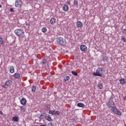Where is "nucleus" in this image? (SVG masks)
<instances>
[{
    "label": "nucleus",
    "mask_w": 126,
    "mask_h": 126,
    "mask_svg": "<svg viewBox=\"0 0 126 126\" xmlns=\"http://www.w3.org/2000/svg\"><path fill=\"white\" fill-rule=\"evenodd\" d=\"M106 105L107 106L108 108L111 109L113 113L116 115H117V116L122 115V112H121V111H120V110H118V108H117L116 103H115V101H114V97H113V95L110 97L108 102H106Z\"/></svg>",
    "instance_id": "f257e3e1"
},
{
    "label": "nucleus",
    "mask_w": 126,
    "mask_h": 126,
    "mask_svg": "<svg viewBox=\"0 0 126 126\" xmlns=\"http://www.w3.org/2000/svg\"><path fill=\"white\" fill-rule=\"evenodd\" d=\"M104 69L103 68H98L96 69V72H94L93 75L94 76H99V77H102V74L104 73Z\"/></svg>",
    "instance_id": "f03ea898"
},
{
    "label": "nucleus",
    "mask_w": 126,
    "mask_h": 126,
    "mask_svg": "<svg viewBox=\"0 0 126 126\" xmlns=\"http://www.w3.org/2000/svg\"><path fill=\"white\" fill-rule=\"evenodd\" d=\"M15 33L18 37H21V38H24V31L20 29H18L15 30Z\"/></svg>",
    "instance_id": "7ed1b4c3"
},
{
    "label": "nucleus",
    "mask_w": 126,
    "mask_h": 126,
    "mask_svg": "<svg viewBox=\"0 0 126 126\" xmlns=\"http://www.w3.org/2000/svg\"><path fill=\"white\" fill-rule=\"evenodd\" d=\"M56 41L58 44L62 46H65L66 45V41L62 37L58 36L56 38Z\"/></svg>",
    "instance_id": "20e7f679"
},
{
    "label": "nucleus",
    "mask_w": 126,
    "mask_h": 126,
    "mask_svg": "<svg viewBox=\"0 0 126 126\" xmlns=\"http://www.w3.org/2000/svg\"><path fill=\"white\" fill-rule=\"evenodd\" d=\"M16 7H21L22 6V1L21 0H16L15 3Z\"/></svg>",
    "instance_id": "39448f33"
},
{
    "label": "nucleus",
    "mask_w": 126,
    "mask_h": 126,
    "mask_svg": "<svg viewBox=\"0 0 126 126\" xmlns=\"http://www.w3.org/2000/svg\"><path fill=\"white\" fill-rule=\"evenodd\" d=\"M5 85L7 86V87H9L12 85V81L11 80H7L5 83Z\"/></svg>",
    "instance_id": "423d86ee"
},
{
    "label": "nucleus",
    "mask_w": 126,
    "mask_h": 126,
    "mask_svg": "<svg viewBox=\"0 0 126 126\" xmlns=\"http://www.w3.org/2000/svg\"><path fill=\"white\" fill-rule=\"evenodd\" d=\"M80 49L82 52H85L87 50V47L86 45H82L80 46Z\"/></svg>",
    "instance_id": "0eeeda50"
},
{
    "label": "nucleus",
    "mask_w": 126,
    "mask_h": 126,
    "mask_svg": "<svg viewBox=\"0 0 126 126\" xmlns=\"http://www.w3.org/2000/svg\"><path fill=\"white\" fill-rule=\"evenodd\" d=\"M20 103L22 105H26V103H27V101L25 98L23 97L20 100Z\"/></svg>",
    "instance_id": "6e6552de"
},
{
    "label": "nucleus",
    "mask_w": 126,
    "mask_h": 126,
    "mask_svg": "<svg viewBox=\"0 0 126 126\" xmlns=\"http://www.w3.org/2000/svg\"><path fill=\"white\" fill-rule=\"evenodd\" d=\"M13 77H15L16 79H19L20 74H19V73H16L13 75Z\"/></svg>",
    "instance_id": "1a4fd4ad"
},
{
    "label": "nucleus",
    "mask_w": 126,
    "mask_h": 126,
    "mask_svg": "<svg viewBox=\"0 0 126 126\" xmlns=\"http://www.w3.org/2000/svg\"><path fill=\"white\" fill-rule=\"evenodd\" d=\"M77 106L79 107V108H84V107H85V105L81 102L78 103Z\"/></svg>",
    "instance_id": "9d476101"
},
{
    "label": "nucleus",
    "mask_w": 126,
    "mask_h": 126,
    "mask_svg": "<svg viewBox=\"0 0 126 126\" xmlns=\"http://www.w3.org/2000/svg\"><path fill=\"white\" fill-rule=\"evenodd\" d=\"M120 82L121 84H123V85H125L126 84V79L122 78L120 80Z\"/></svg>",
    "instance_id": "9b49d317"
},
{
    "label": "nucleus",
    "mask_w": 126,
    "mask_h": 126,
    "mask_svg": "<svg viewBox=\"0 0 126 126\" xmlns=\"http://www.w3.org/2000/svg\"><path fill=\"white\" fill-rule=\"evenodd\" d=\"M63 11H67L68 10V6L64 5L63 7Z\"/></svg>",
    "instance_id": "f8f14e48"
},
{
    "label": "nucleus",
    "mask_w": 126,
    "mask_h": 126,
    "mask_svg": "<svg viewBox=\"0 0 126 126\" xmlns=\"http://www.w3.org/2000/svg\"><path fill=\"white\" fill-rule=\"evenodd\" d=\"M77 27L81 28L82 26H83V24L80 21H78L76 24Z\"/></svg>",
    "instance_id": "ddd939ff"
},
{
    "label": "nucleus",
    "mask_w": 126,
    "mask_h": 126,
    "mask_svg": "<svg viewBox=\"0 0 126 126\" xmlns=\"http://www.w3.org/2000/svg\"><path fill=\"white\" fill-rule=\"evenodd\" d=\"M12 121L14 122H18L19 120V118H18V117L17 116H14L12 118Z\"/></svg>",
    "instance_id": "4468645a"
},
{
    "label": "nucleus",
    "mask_w": 126,
    "mask_h": 126,
    "mask_svg": "<svg viewBox=\"0 0 126 126\" xmlns=\"http://www.w3.org/2000/svg\"><path fill=\"white\" fill-rule=\"evenodd\" d=\"M102 61L104 62L108 63V61H109V58L107 56H103Z\"/></svg>",
    "instance_id": "2eb2a0df"
},
{
    "label": "nucleus",
    "mask_w": 126,
    "mask_h": 126,
    "mask_svg": "<svg viewBox=\"0 0 126 126\" xmlns=\"http://www.w3.org/2000/svg\"><path fill=\"white\" fill-rule=\"evenodd\" d=\"M56 18H52L50 20V23L51 24H55L56 23Z\"/></svg>",
    "instance_id": "dca6fc26"
},
{
    "label": "nucleus",
    "mask_w": 126,
    "mask_h": 126,
    "mask_svg": "<svg viewBox=\"0 0 126 126\" xmlns=\"http://www.w3.org/2000/svg\"><path fill=\"white\" fill-rule=\"evenodd\" d=\"M10 72L11 73H13V72H14V67L13 66H11L10 67Z\"/></svg>",
    "instance_id": "f3484780"
},
{
    "label": "nucleus",
    "mask_w": 126,
    "mask_h": 126,
    "mask_svg": "<svg viewBox=\"0 0 126 126\" xmlns=\"http://www.w3.org/2000/svg\"><path fill=\"white\" fill-rule=\"evenodd\" d=\"M41 31L43 33H46V32H47V31H48V30L47 29V28L43 27L42 28Z\"/></svg>",
    "instance_id": "a211bd4d"
},
{
    "label": "nucleus",
    "mask_w": 126,
    "mask_h": 126,
    "mask_svg": "<svg viewBox=\"0 0 126 126\" xmlns=\"http://www.w3.org/2000/svg\"><path fill=\"white\" fill-rule=\"evenodd\" d=\"M46 120L48 121V122H51L52 121V117L50 116H48L46 118Z\"/></svg>",
    "instance_id": "6ab92c4d"
},
{
    "label": "nucleus",
    "mask_w": 126,
    "mask_h": 126,
    "mask_svg": "<svg viewBox=\"0 0 126 126\" xmlns=\"http://www.w3.org/2000/svg\"><path fill=\"white\" fill-rule=\"evenodd\" d=\"M71 73L72 74H73V75H74L75 76H78V73H77L75 71H72Z\"/></svg>",
    "instance_id": "aec40b11"
},
{
    "label": "nucleus",
    "mask_w": 126,
    "mask_h": 126,
    "mask_svg": "<svg viewBox=\"0 0 126 126\" xmlns=\"http://www.w3.org/2000/svg\"><path fill=\"white\" fill-rule=\"evenodd\" d=\"M97 87L99 88V89H103V84L102 83H99L97 85Z\"/></svg>",
    "instance_id": "412c9836"
},
{
    "label": "nucleus",
    "mask_w": 126,
    "mask_h": 126,
    "mask_svg": "<svg viewBox=\"0 0 126 126\" xmlns=\"http://www.w3.org/2000/svg\"><path fill=\"white\" fill-rule=\"evenodd\" d=\"M74 5L75 6H78V0H74Z\"/></svg>",
    "instance_id": "4be33fe9"
},
{
    "label": "nucleus",
    "mask_w": 126,
    "mask_h": 126,
    "mask_svg": "<svg viewBox=\"0 0 126 126\" xmlns=\"http://www.w3.org/2000/svg\"><path fill=\"white\" fill-rule=\"evenodd\" d=\"M20 109H21V112H24L26 110V109H25V107H24V106H21Z\"/></svg>",
    "instance_id": "5701e85b"
},
{
    "label": "nucleus",
    "mask_w": 126,
    "mask_h": 126,
    "mask_svg": "<svg viewBox=\"0 0 126 126\" xmlns=\"http://www.w3.org/2000/svg\"><path fill=\"white\" fill-rule=\"evenodd\" d=\"M121 40L123 41L124 43H126V37H125V36H122L121 37Z\"/></svg>",
    "instance_id": "b1692460"
},
{
    "label": "nucleus",
    "mask_w": 126,
    "mask_h": 126,
    "mask_svg": "<svg viewBox=\"0 0 126 126\" xmlns=\"http://www.w3.org/2000/svg\"><path fill=\"white\" fill-rule=\"evenodd\" d=\"M4 40H3V38L2 37H0V44H3Z\"/></svg>",
    "instance_id": "393cba45"
},
{
    "label": "nucleus",
    "mask_w": 126,
    "mask_h": 126,
    "mask_svg": "<svg viewBox=\"0 0 126 126\" xmlns=\"http://www.w3.org/2000/svg\"><path fill=\"white\" fill-rule=\"evenodd\" d=\"M70 79V78L68 76H66L65 78L64 79V81H67L68 80H69Z\"/></svg>",
    "instance_id": "a878e982"
},
{
    "label": "nucleus",
    "mask_w": 126,
    "mask_h": 126,
    "mask_svg": "<svg viewBox=\"0 0 126 126\" xmlns=\"http://www.w3.org/2000/svg\"><path fill=\"white\" fill-rule=\"evenodd\" d=\"M42 62V64H46V63H47V59H43Z\"/></svg>",
    "instance_id": "bb28decb"
},
{
    "label": "nucleus",
    "mask_w": 126,
    "mask_h": 126,
    "mask_svg": "<svg viewBox=\"0 0 126 126\" xmlns=\"http://www.w3.org/2000/svg\"><path fill=\"white\" fill-rule=\"evenodd\" d=\"M32 92H35V91H36V87L35 86L32 87Z\"/></svg>",
    "instance_id": "cd10ccee"
},
{
    "label": "nucleus",
    "mask_w": 126,
    "mask_h": 126,
    "mask_svg": "<svg viewBox=\"0 0 126 126\" xmlns=\"http://www.w3.org/2000/svg\"><path fill=\"white\" fill-rule=\"evenodd\" d=\"M47 126H55V125H54V123L50 122L48 124Z\"/></svg>",
    "instance_id": "c85d7f7f"
},
{
    "label": "nucleus",
    "mask_w": 126,
    "mask_h": 126,
    "mask_svg": "<svg viewBox=\"0 0 126 126\" xmlns=\"http://www.w3.org/2000/svg\"><path fill=\"white\" fill-rule=\"evenodd\" d=\"M39 120H43V119H44V116H43L42 113H41V114H40V117H39Z\"/></svg>",
    "instance_id": "c756f323"
},
{
    "label": "nucleus",
    "mask_w": 126,
    "mask_h": 126,
    "mask_svg": "<svg viewBox=\"0 0 126 126\" xmlns=\"http://www.w3.org/2000/svg\"><path fill=\"white\" fill-rule=\"evenodd\" d=\"M43 117H44V118H45V119L48 117V116H47V113H46V112H43L42 113Z\"/></svg>",
    "instance_id": "7c9ffc66"
},
{
    "label": "nucleus",
    "mask_w": 126,
    "mask_h": 126,
    "mask_svg": "<svg viewBox=\"0 0 126 126\" xmlns=\"http://www.w3.org/2000/svg\"><path fill=\"white\" fill-rule=\"evenodd\" d=\"M122 33L123 34H126V29H124L122 30Z\"/></svg>",
    "instance_id": "2f4dec72"
},
{
    "label": "nucleus",
    "mask_w": 126,
    "mask_h": 126,
    "mask_svg": "<svg viewBox=\"0 0 126 126\" xmlns=\"http://www.w3.org/2000/svg\"><path fill=\"white\" fill-rule=\"evenodd\" d=\"M60 114H61L60 111H55V115H60Z\"/></svg>",
    "instance_id": "473e14b6"
},
{
    "label": "nucleus",
    "mask_w": 126,
    "mask_h": 126,
    "mask_svg": "<svg viewBox=\"0 0 126 126\" xmlns=\"http://www.w3.org/2000/svg\"><path fill=\"white\" fill-rule=\"evenodd\" d=\"M10 11H11V12H14V10H13V8H10Z\"/></svg>",
    "instance_id": "72a5a7b5"
},
{
    "label": "nucleus",
    "mask_w": 126,
    "mask_h": 126,
    "mask_svg": "<svg viewBox=\"0 0 126 126\" xmlns=\"http://www.w3.org/2000/svg\"><path fill=\"white\" fill-rule=\"evenodd\" d=\"M48 113L49 114H51V115H53V110H49Z\"/></svg>",
    "instance_id": "f704fd0d"
},
{
    "label": "nucleus",
    "mask_w": 126,
    "mask_h": 126,
    "mask_svg": "<svg viewBox=\"0 0 126 126\" xmlns=\"http://www.w3.org/2000/svg\"><path fill=\"white\" fill-rule=\"evenodd\" d=\"M52 0H46L45 3H47V2H50Z\"/></svg>",
    "instance_id": "c9c22d12"
},
{
    "label": "nucleus",
    "mask_w": 126,
    "mask_h": 126,
    "mask_svg": "<svg viewBox=\"0 0 126 126\" xmlns=\"http://www.w3.org/2000/svg\"><path fill=\"white\" fill-rule=\"evenodd\" d=\"M52 115H56V111L52 110Z\"/></svg>",
    "instance_id": "e433bc0d"
},
{
    "label": "nucleus",
    "mask_w": 126,
    "mask_h": 126,
    "mask_svg": "<svg viewBox=\"0 0 126 126\" xmlns=\"http://www.w3.org/2000/svg\"><path fill=\"white\" fill-rule=\"evenodd\" d=\"M67 3H68V4H69V5H70V1H67Z\"/></svg>",
    "instance_id": "4c0bfd02"
},
{
    "label": "nucleus",
    "mask_w": 126,
    "mask_h": 126,
    "mask_svg": "<svg viewBox=\"0 0 126 126\" xmlns=\"http://www.w3.org/2000/svg\"><path fill=\"white\" fill-rule=\"evenodd\" d=\"M123 99L124 101H126V96H124Z\"/></svg>",
    "instance_id": "58836bf2"
},
{
    "label": "nucleus",
    "mask_w": 126,
    "mask_h": 126,
    "mask_svg": "<svg viewBox=\"0 0 126 126\" xmlns=\"http://www.w3.org/2000/svg\"><path fill=\"white\" fill-rule=\"evenodd\" d=\"M0 115H3V113L0 110Z\"/></svg>",
    "instance_id": "ea45409f"
},
{
    "label": "nucleus",
    "mask_w": 126,
    "mask_h": 126,
    "mask_svg": "<svg viewBox=\"0 0 126 126\" xmlns=\"http://www.w3.org/2000/svg\"><path fill=\"white\" fill-rule=\"evenodd\" d=\"M46 108H47V109H50V106H49V105H48L47 106Z\"/></svg>",
    "instance_id": "a19ab883"
},
{
    "label": "nucleus",
    "mask_w": 126,
    "mask_h": 126,
    "mask_svg": "<svg viewBox=\"0 0 126 126\" xmlns=\"http://www.w3.org/2000/svg\"><path fill=\"white\" fill-rule=\"evenodd\" d=\"M5 85H3L2 87H3V88H5Z\"/></svg>",
    "instance_id": "79ce46f5"
},
{
    "label": "nucleus",
    "mask_w": 126,
    "mask_h": 126,
    "mask_svg": "<svg viewBox=\"0 0 126 126\" xmlns=\"http://www.w3.org/2000/svg\"><path fill=\"white\" fill-rule=\"evenodd\" d=\"M40 126H47L46 125H41Z\"/></svg>",
    "instance_id": "37998d69"
},
{
    "label": "nucleus",
    "mask_w": 126,
    "mask_h": 126,
    "mask_svg": "<svg viewBox=\"0 0 126 126\" xmlns=\"http://www.w3.org/2000/svg\"><path fill=\"white\" fill-rule=\"evenodd\" d=\"M1 7H2V6H1V4H0V8H1Z\"/></svg>",
    "instance_id": "c03bdc74"
}]
</instances>
